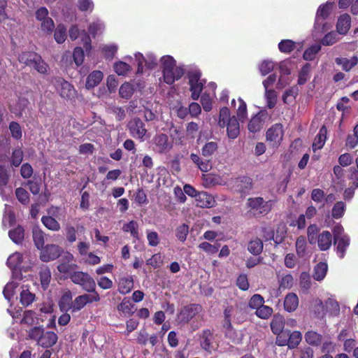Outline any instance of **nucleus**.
Masks as SVG:
<instances>
[{"instance_id": "f257e3e1", "label": "nucleus", "mask_w": 358, "mask_h": 358, "mask_svg": "<svg viewBox=\"0 0 358 358\" xmlns=\"http://www.w3.org/2000/svg\"><path fill=\"white\" fill-rule=\"evenodd\" d=\"M164 81L168 84H173L175 80H179L184 74V69L176 66V60L170 55H165L161 58Z\"/></svg>"}, {"instance_id": "f03ea898", "label": "nucleus", "mask_w": 358, "mask_h": 358, "mask_svg": "<svg viewBox=\"0 0 358 358\" xmlns=\"http://www.w3.org/2000/svg\"><path fill=\"white\" fill-rule=\"evenodd\" d=\"M276 201V199L265 201L263 197L256 196L249 198L247 205L255 215H266L272 210Z\"/></svg>"}, {"instance_id": "7ed1b4c3", "label": "nucleus", "mask_w": 358, "mask_h": 358, "mask_svg": "<svg viewBox=\"0 0 358 358\" xmlns=\"http://www.w3.org/2000/svg\"><path fill=\"white\" fill-rule=\"evenodd\" d=\"M69 278L74 284L80 285L83 290L87 292H96L95 280L87 273L74 271L70 274Z\"/></svg>"}, {"instance_id": "20e7f679", "label": "nucleus", "mask_w": 358, "mask_h": 358, "mask_svg": "<svg viewBox=\"0 0 358 358\" xmlns=\"http://www.w3.org/2000/svg\"><path fill=\"white\" fill-rule=\"evenodd\" d=\"M56 91L60 96L67 100H71L76 96L77 92L73 85L64 78L57 77L52 80Z\"/></svg>"}, {"instance_id": "39448f33", "label": "nucleus", "mask_w": 358, "mask_h": 358, "mask_svg": "<svg viewBox=\"0 0 358 358\" xmlns=\"http://www.w3.org/2000/svg\"><path fill=\"white\" fill-rule=\"evenodd\" d=\"M201 73L199 70H193L188 73L191 98L194 101L199 99L205 83L201 80Z\"/></svg>"}, {"instance_id": "423d86ee", "label": "nucleus", "mask_w": 358, "mask_h": 358, "mask_svg": "<svg viewBox=\"0 0 358 358\" xmlns=\"http://www.w3.org/2000/svg\"><path fill=\"white\" fill-rule=\"evenodd\" d=\"M152 150L159 154H166L173 148V141L165 134H157L152 139Z\"/></svg>"}, {"instance_id": "0eeeda50", "label": "nucleus", "mask_w": 358, "mask_h": 358, "mask_svg": "<svg viewBox=\"0 0 358 358\" xmlns=\"http://www.w3.org/2000/svg\"><path fill=\"white\" fill-rule=\"evenodd\" d=\"M45 7H41L36 11V18L41 22V30L46 35H51L55 28L53 20L48 16Z\"/></svg>"}, {"instance_id": "6e6552de", "label": "nucleus", "mask_w": 358, "mask_h": 358, "mask_svg": "<svg viewBox=\"0 0 358 358\" xmlns=\"http://www.w3.org/2000/svg\"><path fill=\"white\" fill-rule=\"evenodd\" d=\"M227 184L230 188L241 193H246L252 187V179L245 176L231 178L228 180Z\"/></svg>"}, {"instance_id": "1a4fd4ad", "label": "nucleus", "mask_w": 358, "mask_h": 358, "mask_svg": "<svg viewBox=\"0 0 358 358\" xmlns=\"http://www.w3.org/2000/svg\"><path fill=\"white\" fill-rule=\"evenodd\" d=\"M100 301V296L97 292H94V293L84 294L80 296H78L73 301V310L72 313H76L83 309L87 303H91L93 302H97Z\"/></svg>"}, {"instance_id": "9d476101", "label": "nucleus", "mask_w": 358, "mask_h": 358, "mask_svg": "<svg viewBox=\"0 0 358 358\" xmlns=\"http://www.w3.org/2000/svg\"><path fill=\"white\" fill-rule=\"evenodd\" d=\"M201 310L202 307L199 304L192 303L185 306L180 309L178 319L180 323L187 324Z\"/></svg>"}, {"instance_id": "9b49d317", "label": "nucleus", "mask_w": 358, "mask_h": 358, "mask_svg": "<svg viewBox=\"0 0 358 358\" xmlns=\"http://www.w3.org/2000/svg\"><path fill=\"white\" fill-rule=\"evenodd\" d=\"M127 127L133 137L138 138L141 141L144 140L147 129L145 127V124L140 118L134 117L131 119L129 122Z\"/></svg>"}, {"instance_id": "f8f14e48", "label": "nucleus", "mask_w": 358, "mask_h": 358, "mask_svg": "<svg viewBox=\"0 0 358 358\" xmlns=\"http://www.w3.org/2000/svg\"><path fill=\"white\" fill-rule=\"evenodd\" d=\"M62 252L60 247L56 245H47L41 249L40 254L41 259L44 262L52 261L58 258Z\"/></svg>"}, {"instance_id": "ddd939ff", "label": "nucleus", "mask_w": 358, "mask_h": 358, "mask_svg": "<svg viewBox=\"0 0 358 358\" xmlns=\"http://www.w3.org/2000/svg\"><path fill=\"white\" fill-rule=\"evenodd\" d=\"M199 339L201 348L209 354H211L214 350L213 345L214 336L213 332L208 329H204L199 334Z\"/></svg>"}, {"instance_id": "4468645a", "label": "nucleus", "mask_w": 358, "mask_h": 358, "mask_svg": "<svg viewBox=\"0 0 358 358\" xmlns=\"http://www.w3.org/2000/svg\"><path fill=\"white\" fill-rule=\"evenodd\" d=\"M283 128L281 124H275L266 131V139L274 144H279L282 140Z\"/></svg>"}, {"instance_id": "2eb2a0df", "label": "nucleus", "mask_w": 358, "mask_h": 358, "mask_svg": "<svg viewBox=\"0 0 358 358\" xmlns=\"http://www.w3.org/2000/svg\"><path fill=\"white\" fill-rule=\"evenodd\" d=\"M190 159L197 168L202 172H208L212 169L210 159L200 157L197 154L192 153Z\"/></svg>"}, {"instance_id": "dca6fc26", "label": "nucleus", "mask_w": 358, "mask_h": 358, "mask_svg": "<svg viewBox=\"0 0 358 358\" xmlns=\"http://www.w3.org/2000/svg\"><path fill=\"white\" fill-rule=\"evenodd\" d=\"M266 115L265 110H261L254 117L251 118L248 124V129L250 132H257L263 127L264 120L263 117Z\"/></svg>"}, {"instance_id": "f3484780", "label": "nucleus", "mask_w": 358, "mask_h": 358, "mask_svg": "<svg viewBox=\"0 0 358 358\" xmlns=\"http://www.w3.org/2000/svg\"><path fill=\"white\" fill-rule=\"evenodd\" d=\"M73 296H72V293L70 290L67 289L66 291H65L59 301V310L62 311V312H68L69 310H71V312L72 313V310H73Z\"/></svg>"}, {"instance_id": "a211bd4d", "label": "nucleus", "mask_w": 358, "mask_h": 358, "mask_svg": "<svg viewBox=\"0 0 358 358\" xmlns=\"http://www.w3.org/2000/svg\"><path fill=\"white\" fill-rule=\"evenodd\" d=\"M351 26V17L350 15L345 13L339 16L337 24L336 30L338 34L345 35L348 33Z\"/></svg>"}, {"instance_id": "6ab92c4d", "label": "nucleus", "mask_w": 358, "mask_h": 358, "mask_svg": "<svg viewBox=\"0 0 358 358\" xmlns=\"http://www.w3.org/2000/svg\"><path fill=\"white\" fill-rule=\"evenodd\" d=\"M58 336L53 331H44L38 345L48 348L53 346L57 341Z\"/></svg>"}, {"instance_id": "aec40b11", "label": "nucleus", "mask_w": 358, "mask_h": 358, "mask_svg": "<svg viewBox=\"0 0 358 358\" xmlns=\"http://www.w3.org/2000/svg\"><path fill=\"white\" fill-rule=\"evenodd\" d=\"M318 247L320 250L325 251L329 249L332 243V235L328 231H324L318 235L317 238Z\"/></svg>"}, {"instance_id": "412c9836", "label": "nucleus", "mask_w": 358, "mask_h": 358, "mask_svg": "<svg viewBox=\"0 0 358 358\" xmlns=\"http://www.w3.org/2000/svg\"><path fill=\"white\" fill-rule=\"evenodd\" d=\"M337 65L341 66L345 71H350L353 67L358 64V57L353 56L348 59L346 57H337L335 59Z\"/></svg>"}, {"instance_id": "4be33fe9", "label": "nucleus", "mask_w": 358, "mask_h": 358, "mask_svg": "<svg viewBox=\"0 0 358 358\" xmlns=\"http://www.w3.org/2000/svg\"><path fill=\"white\" fill-rule=\"evenodd\" d=\"M350 239L348 235L334 240V245H336V252L341 259L344 257L345 251L350 245Z\"/></svg>"}, {"instance_id": "5701e85b", "label": "nucleus", "mask_w": 358, "mask_h": 358, "mask_svg": "<svg viewBox=\"0 0 358 358\" xmlns=\"http://www.w3.org/2000/svg\"><path fill=\"white\" fill-rule=\"evenodd\" d=\"M226 126L228 137L231 139L237 138L240 133V127L236 117L235 116L231 117Z\"/></svg>"}, {"instance_id": "b1692460", "label": "nucleus", "mask_w": 358, "mask_h": 358, "mask_svg": "<svg viewBox=\"0 0 358 358\" xmlns=\"http://www.w3.org/2000/svg\"><path fill=\"white\" fill-rule=\"evenodd\" d=\"M134 287V280L132 276L122 277L118 282V291L122 294H127Z\"/></svg>"}, {"instance_id": "393cba45", "label": "nucleus", "mask_w": 358, "mask_h": 358, "mask_svg": "<svg viewBox=\"0 0 358 358\" xmlns=\"http://www.w3.org/2000/svg\"><path fill=\"white\" fill-rule=\"evenodd\" d=\"M103 74L101 71H92L87 78L85 87L87 89H92L97 86L102 80Z\"/></svg>"}, {"instance_id": "a878e982", "label": "nucleus", "mask_w": 358, "mask_h": 358, "mask_svg": "<svg viewBox=\"0 0 358 358\" xmlns=\"http://www.w3.org/2000/svg\"><path fill=\"white\" fill-rule=\"evenodd\" d=\"M327 129L326 127L322 126L320 128L319 133L315 136L313 143V150L314 152L323 148L327 139Z\"/></svg>"}, {"instance_id": "bb28decb", "label": "nucleus", "mask_w": 358, "mask_h": 358, "mask_svg": "<svg viewBox=\"0 0 358 358\" xmlns=\"http://www.w3.org/2000/svg\"><path fill=\"white\" fill-rule=\"evenodd\" d=\"M22 255L20 252H14L7 259V266L13 271L20 270L22 268Z\"/></svg>"}, {"instance_id": "cd10ccee", "label": "nucleus", "mask_w": 358, "mask_h": 358, "mask_svg": "<svg viewBox=\"0 0 358 358\" xmlns=\"http://www.w3.org/2000/svg\"><path fill=\"white\" fill-rule=\"evenodd\" d=\"M306 342L313 347H318L322 343V336L315 331H308L304 336Z\"/></svg>"}, {"instance_id": "c85d7f7f", "label": "nucleus", "mask_w": 358, "mask_h": 358, "mask_svg": "<svg viewBox=\"0 0 358 358\" xmlns=\"http://www.w3.org/2000/svg\"><path fill=\"white\" fill-rule=\"evenodd\" d=\"M31 66L39 73L44 75L49 73L50 69L48 64L45 62L42 57L38 54H36Z\"/></svg>"}, {"instance_id": "c756f323", "label": "nucleus", "mask_w": 358, "mask_h": 358, "mask_svg": "<svg viewBox=\"0 0 358 358\" xmlns=\"http://www.w3.org/2000/svg\"><path fill=\"white\" fill-rule=\"evenodd\" d=\"M299 305V299L296 294H288L284 300V308L287 312H292L296 309Z\"/></svg>"}, {"instance_id": "7c9ffc66", "label": "nucleus", "mask_w": 358, "mask_h": 358, "mask_svg": "<svg viewBox=\"0 0 358 358\" xmlns=\"http://www.w3.org/2000/svg\"><path fill=\"white\" fill-rule=\"evenodd\" d=\"M218 149L217 143L215 141L207 142L201 148V155L203 157L210 159L217 152Z\"/></svg>"}, {"instance_id": "2f4dec72", "label": "nucleus", "mask_w": 358, "mask_h": 358, "mask_svg": "<svg viewBox=\"0 0 358 358\" xmlns=\"http://www.w3.org/2000/svg\"><path fill=\"white\" fill-rule=\"evenodd\" d=\"M134 305L131 303V300L125 297L122 301L117 306V310L122 312L124 316H131L134 314Z\"/></svg>"}, {"instance_id": "473e14b6", "label": "nucleus", "mask_w": 358, "mask_h": 358, "mask_svg": "<svg viewBox=\"0 0 358 358\" xmlns=\"http://www.w3.org/2000/svg\"><path fill=\"white\" fill-rule=\"evenodd\" d=\"M285 320L284 317L280 315H275L272 319L271 322V329L272 332L275 334H278L284 329L285 326Z\"/></svg>"}, {"instance_id": "72a5a7b5", "label": "nucleus", "mask_w": 358, "mask_h": 358, "mask_svg": "<svg viewBox=\"0 0 358 358\" xmlns=\"http://www.w3.org/2000/svg\"><path fill=\"white\" fill-rule=\"evenodd\" d=\"M8 236L15 243L20 244L24 239V230L21 226H17L9 231Z\"/></svg>"}, {"instance_id": "f704fd0d", "label": "nucleus", "mask_w": 358, "mask_h": 358, "mask_svg": "<svg viewBox=\"0 0 358 358\" xmlns=\"http://www.w3.org/2000/svg\"><path fill=\"white\" fill-rule=\"evenodd\" d=\"M263 242L259 238H255L248 243V250L253 255H259L263 250Z\"/></svg>"}, {"instance_id": "c9c22d12", "label": "nucleus", "mask_w": 358, "mask_h": 358, "mask_svg": "<svg viewBox=\"0 0 358 358\" xmlns=\"http://www.w3.org/2000/svg\"><path fill=\"white\" fill-rule=\"evenodd\" d=\"M41 222L46 228L53 231H58L61 228L59 223L50 215L43 216Z\"/></svg>"}, {"instance_id": "e433bc0d", "label": "nucleus", "mask_w": 358, "mask_h": 358, "mask_svg": "<svg viewBox=\"0 0 358 358\" xmlns=\"http://www.w3.org/2000/svg\"><path fill=\"white\" fill-rule=\"evenodd\" d=\"M32 234L35 245L38 249H42L45 243L43 231L39 227H35L33 228Z\"/></svg>"}, {"instance_id": "4c0bfd02", "label": "nucleus", "mask_w": 358, "mask_h": 358, "mask_svg": "<svg viewBox=\"0 0 358 358\" xmlns=\"http://www.w3.org/2000/svg\"><path fill=\"white\" fill-rule=\"evenodd\" d=\"M327 264L324 262L318 263L314 268L313 278L320 281L324 279L327 272Z\"/></svg>"}, {"instance_id": "58836bf2", "label": "nucleus", "mask_w": 358, "mask_h": 358, "mask_svg": "<svg viewBox=\"0 0 358 358\" xmlns=\"http://www.w3.org/2000/svg\"><path fill=\"white\" fill-rule=\"evenodd\" d=\"M289 343L288 348L289 349H294L296 348L302 340V334L299 331H294L291 332L289 330Z\"/></svg>"}, {"instance_id": "ea45409f", "label": "nucleus", "mask_w": 358, "mask_h": 358, "mask_svg": "<svg viewBox=\"0 0 358 358\" xmlns=\"http://www.w3.org/2000/svg\"><path fill=\"white\" fill-rule=\"evenodd\" d=\"M220 247V244L217 242H216L215 244L213 245L208 242L204 241V242L201 243L198 245V248L200 250L206 252V253H208L209 255H214V254L217 253L219 250Z\"/></svg>"}, {"instance_id": "a19ab883", "label": "nucleus", "mask_w": 358, "mask_h": 358, "mask_svg": "<svg viewBox=\"0 0 358 358\" xmlns=\"http://www.w3.org/2000/svg\"><path fill=\"white\" fill-rule=\"evenodd\" d=\"M134 92V86L129 83H123L119 90V94L120 96L125 99H130L133 94Z\"/></svg>"}, {"instance_id": "79ce46f5", "label": "nucleus", "mask_w": 358, "mask_h": 358, "mask_svg": "<svg viewBox=\"0 0 358 358\" xmlns=\"http://www.w3.org/2000/svg\"><path fill=\"white\" fill-rule=\"evenodd\" d=\"M138 223L134 221L131 220L128 223H126L122 227V230L125 232H129L131 235L136 239L139 238V234H138Z\"/></svg>"}, {"instance_id": "37998d69", "label": "nucleus", "mask_w": 358, "mask_h": 358, "mask_svg": "<svg viewBox=\"0 0 358 358\" xmlns=\"http://www.w3.org/2000/svg\"><path fill=\"white\" fill-rule=\"evenodd\" d=\"M54 38L57 43H62L66 38V28L63 24H58L55 29Z\"/></svg>"}, {"instance_id": "c03bdc74", "label": "nucleus", "mask_w": 358, "mask_h": 358, "mask_svg": "<svg viewBox=\"0 0 358 358\" xmlns=\"http://www.w3.org/2000/svg\"><path fill=\"white\" fill-rule=\"evenodd\" d=\"M264 97L266 101V106L271 109L275 107L277 101V94L273 90H265Z\"/></svg>"}, {"instance_id": "a18cd8bd", "label": "nucleus", "mask_w": 358, "mask_h": 358, "mask_svg": "<svg viewBox=\"0 0 358 358\" xmlns=\"http://www.w3.org/2000/svg\"><path fill=\"white\" fill-rule=\"evenodd\" d=\"M35 299V294L30 292L29 289H22L20 292V302L24 306H28Z\"/></svg>"}, {"instance_id": "49530a36", "label": "nucleus", "mask_w": 358, "mask_h": 358, "mask_svg": "<svg viewBox=\"0 0 358 358\" xmlns=\"http://www.w3.org/2000/svg\"><path fill=\"white\" fill-rule=\"evenodd\" d=\"M306 241L303 236H299L296 241V250L299 257H304L306 254Z\"/></svg>"}, {"instance_id": "de8ad7c7", "label": "nucleus", "mask_w": 358, "mask_h": 358, "mask_svg": "<svg viewBox=\"0 0 358 358\" xmlns=\"http://www.w3.org/2000/svg\"><path fill=\"white\" fill-rule=\"evenodd\" d=\"M281 52L289 53L295 48V42L289 39L282 40L278 44Z\"/></svg>"}, {"instance_id": "09e8293b", "label": "nucleus", "mask_w": 358, "mask_h": 358, "mask_svg": "<svg viewBox=\"0 0 358 358\" xmlns=\"http://www.w3.org/2000/svg\"><path fill=\"white\" fill-rule=\"evenodd\" d=\"M230 111L227 107H223L220 109L218 124L220 127H224L231 120Z\"/></svg>"}, {"instance_id": "8fccbe9b", "label": "nucleus", "mask_w": 358, "mask_h": 358, "mask_svg": "<svg viewBox=\"0 0 358 358\" xmlns=\"http://www.w3.org/2000/svg\"><path fill=\"white\" fill-rule=\"evenodd\" d=\"M36 54L37 53L34 52H22L19 55V62L22 64H24L26 66H31Z\"/></svg>"}, {"instance_id": "3c124183", "label": "nucleus", "mask_w": 358, "mask_h": 358, "mask_svg": "<svg viewBox=\"0 0 358 358\" xmlns=\"http://www.w3.org/2000/svg\"><path fill=\"white\" fill-rule=\"evenodd\" d=\"M114 70L119 76H125L131 70V67L126 62L120 61L115 63Z\"/></svg>"}, {"instance_id": "603ef678", "label": "nucleus", "mask_w": 358, "mask_h": 358, "mask_svg": "<svg viewBox=\"0 0 358 358\" xmlns=\"http://www.w3.org/2000/svg\"><path fill=\"white\" fill-rule=\"evenodd\" d=\"M321 50L320 45H313L308 48L303 53V59L307 61H312L317 53Z\"/></svg>"}, {"instance_id": "864d4df0", "label": "nucleus", "mask_w": 358, "mask_h": 358, "mask_svg": "<svg viewBox=\"0 0 358 358\" xmlns=\"http://www.w3.org/2000/svg\"><path fill=\"white\" fill-rule=\"evenodd\" d=\"M345 210V204L343 201L336 202L332 208V217L335 219H339L344 215Z\"/></svg>"}, {"instance_id": "5fc2aeb1", "label": "nucleus", "mask_w": 358, "mask_h": 358, "mask_svg": "<svg viewBox=\"0 0 358 358\" xmlns=\"http://www.w3.org/2000/svg\"><path fill=\"white\" fill-rule=\"evenodd\" d=\"M273 313L272 308L262 305L255 312L256 315L261 319H268Z\"/></svg>"}, {"instance_id": "6e6d98bb", "label": "nucleus", "mask_w": 358, "mask_h": 358, "mask_svg": "<svg viewBox=\"0 0 358 358\" xmlns=\"http://www.w3.org/2000/svg\"><path fill=\"white\" fill-rule=\"evenodd\" d=\"M319 228L316 224H310L307 229L308 239L310 244H315L318 237Z\"/></svg>"}, {"instance_id": "4d7b16f0", "label": "nucleus", "mask_w": 358, "mask_h": 358, "mask_svg": "<svg viewBox=\"0 0 358 358\" xmlns=\"http://www.w3.org/2000/svg\"><path fill=\"white\" fill-rule=\"evenodd\" d=\"M277 335L275 343L278 346H285L288 345L289 343V330H283L278 334Z\"/></svg>"}, {"instance_id": "13d9d810", "label": "nucleus", "mask_w": 358, "mask_h": 358, "mask_svg": "<svg viewBox=\"0 0 358 358\" xmlns=\"http://www.w3.org/2000/svg\"><path fill=\"white\" fill-rule=\"evenodd\" d=\"M18 283L15 282H8L6 286L4 287L3 294L4 295V297L10 300L11 297L14 294L15 289L17 287Z\"/></svg>"}, {"instance_id": "bf43d9fd", "label": "nucleus", "mask_w": 358, "mask_h": 358, "mask_svg": "<svg viewBox=\"0 0 358 358\" xmlns=\"http://www.w3.org/2000/svg\"><path fill=\"white\" fill-rule=\"evenodd\" d=\"M189 233V227L185 224H182L177 227L176 236L181 242H185Z\"/></svg>"}, {"instance_id": "052dcab7", "label": "nucleus", "mask_w": 358, "mask_h": 358, "mask_svg": "<svg viewBox=\"0 0 358 358\" xmlns=\"http://www.w3.org/2000/svg\"><path fill=\"white\" fill-rule=\"evenodd\" d=\"M104 29L103 23L100 20H96V22L90 24L89 27V32L93 36H95L96 34H100L103 31Z\"/></svg>"}, {"instance_id": "680f3d73", "label": "nucleus", "mask_w": 358, "mask_h": 358, "mask_svg": "<svg viewBox=\"0 0 358 358\" xmlns=\"http://www.w3.org/2000/svg\"><path fill=\"white\" fill-rule=\"evenodd\" d=\"M338 40V35L336 32L331 31L327 34L322 39L321 43L323 45H332Z\"/></svg>"}, {"instance_id": "e2e57ef3", "label": "nucleus", "mask_w": 358, "mask_h": 358, "mask_svg": "<svg viewBox=\"0 0 358 358\" xmlns=\"http://www.w3.org/2000/svg\"><path fill=\"white\" fill-rule=\"evenodd\" d=\"M264 303V298L260 294H254L249 301V307L252 309L259 308Z\"/></svg>"}, {"instance_id": "0e129e2a", "label": "nucleus", "mask_w": 358, "mask_h": 358, "mask_svg": "<svg viewBox=\"0 0 358 358\" xmlns=\"http://www.w3.org/2000/svg\"><path fill=\"white\" fill-rule=\"evenodd\" d=\"M9 129L13 138L17 140L22 138V134L21 127L17 122L13 121L11 122L9 124Z\"/></svg>"}, {"instance_id": "69168bd1", "label": "nucleus", "mask_w": 358, "mask_h": 358, "mask_svg": "<svg viewBox=\"0 0 358 358\" xmlns=\"http://www.w3.org/2000/svg\"><path fill=\"white\" fill-rule=\"evenodd\" d=\"M310 64L304 65L299 75L298 84L301 85L306 83L309 78Z\"/></svg>"}, {"instance_id": "338daca9", "label": "nucleus", "mask_w": 358, "mask_h": 358, "mask_svg": "<svg viewBox=\"0 0 358 358\" xmlns=\"http://www.w3.org/2000/svg\"><path fill=\"white\" fill-rule=\"evenodd\" d=\"M273 62L270 60L263 61L259 66V69L262 76H266L273 69Z\"/></svg>"}, {"instance_id": "774afa93", "label": "nucleus", "mask_w": 358, "mask_h": 358, "mask_svg": "<svg viewBox=\"0 0 358 358\" xmlns=\"http://www.w3.org/2000/svg\"><path fill=\"white\" fill-rule=\"evenodd\" d=\"M39 275H40L42 287L44 289H45L48 286V285L50 282V278H51L50 271L48 268L42 269L40 271Z\"/></svg>"}]
</instances>
